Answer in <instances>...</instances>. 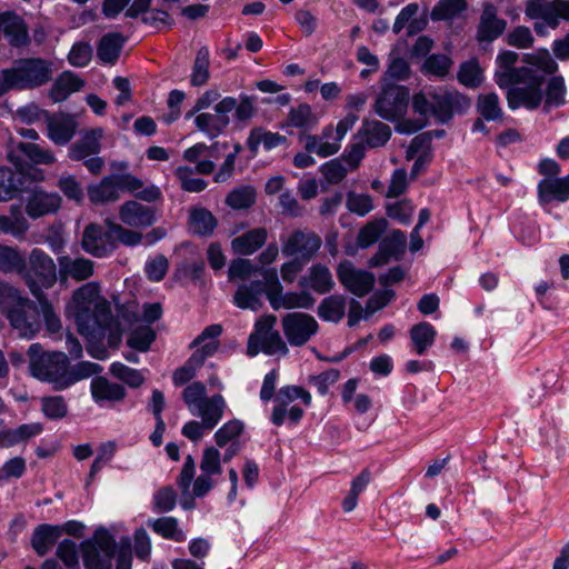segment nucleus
Masks as SVG:
<instances>
[{"label": "nucleus", "instance_id": "nucleus-1", "mask_svg": "<svg viewBox=\"0 0 569 569\" xmlns=\"http://www.w3.org/2000/svg\"><path fill=\"white\" fill-rule=\"evenodd\" d=\"M67 313L74 319L79 333L87 339L100 340L107 337L110 346L120 342L122 329L110 305L100 297L97 282H88L73 292Z\"/></svg>", "mask_w": 569, "mask_h": 569}, {"label": "nucleus", "instance_id": "nucleus-2", "mask_svg": "<svg viewBox=\"0 0 569 569\" xmlns=\"http://www.w3.org/2000/svg\"><path fill=\"white\" fill-rule=\"evenodd\" d=\"M28 357L31 375L50 383L56 391L66 390L102 370L100 365L90 361H80L72 366L64 352H46L40 343L30 345Z\"/></svg>", "mask_w": 569, "mask_h": 569}, {"label": "nucleus", "instance_id": "nucleus-3", "mask_svg": "<svg viewBox=\"0 0 569 569\" xmlns=\"http://www.w3.org/2000/svg\"><path fill=\"white\" fill-rule=\"evenodd\" d=\"M257 98L247 93H240L238 98L226 96L213 106V112L204 111L196 113L194 128L209 139H216L229 127L233 112L237 122H249L257 113Z\"/></svg>", "mask_w": 569, "mask_h": 569}, {"label": "nucleus", "instance_id": "nucleus-4", "mask_svg": "<svg viewBox=\"0 0 569 569\" xmlns=\"http://www.w3.org/2000/svg\"><path fill=\"white\" fill-rule=\"evenodd\" d=\"M127 191L146 202H156L162 199V192L156 184L144 186V182L131 173L110 174L103 177L98 183L88 187V198L93 204L114 202L120 192Z\"/></svg>", "mask_w": 569, "mask_h": 569}, {"label": "nucleus", "instance_id": "nucleus-5", "mask_svg": "<svg viewBox=\"0 0 569 569\" xmlns=\"http://www.w3.org/2000/svg\"><path fill=\"white\" fill-rule=\"evenodd\" d=\"M53 74V63L43 58H22L0 71V97L10 90H31L47 84Z\"/></svg>", "mask_w": 569, "mask_h": 569}, {"label": "nucleus", "instance_id": "nucleus-6", "mask_svg": "<svg viewBox=\"0 0 569 569\" xmlns=\"http://www.w3.org/2000/svg\"><path fill=\"white\" fill-rule=\"evenodd\" d=\"M468 104L465 96L443 87L427 88L416 93L412 99V109L416 113L423 118L432 116L441 123L448 122L456 110Z\"/></svg>", "mask_w": 569, "mask_h": 569}, {"label": "nucleus", "instance_id": "nucleus-7", "mask_svg": "<svg viewBox=\"0 0 569 569\" xmlns=\"http://www.w3.org/2000/svg\"><path fill=\"white\" fill-rule=\"evenodd\" d=\"M516 78L510 87H507V102L511 110L526 108L536 110L543 100V84L546 78L542 72L531 67H520L512 72Z\"/></svg>", "mask_w": 569, "mask_h": 569}, {"label": "nucleus", "instance_id": "nucleus-8", "mask_svg": "<svg viewBox=\"0 0 569 569\" xmlns=\"http://www.w3.org/2000/svg\"><path fill=\"white\" fill-rule=\"evenodd\" d=\"M276 323L277 317L273 315H264L256 321L254 329L248 339V356L256 357L259 352L269 356H286L288 353L286 342L279 331L274 329Z\"/></svg>", "mask_w": 569, "mask_h": 569}, {"label": "nucleus", "instance_id": "nucleus-9", "mask_svg": "<svg viewBox=\"0 0 569 569\" xmlns=\"http://www.w3.org/2000/svg\"><path fill=\"white\" fill-rule=\"evenodd\" d=\"M103 137L104 130L101 127L82 131L81 137L70 146L68 157L81 161L90 173L100 174L106 164L104 159L99 157Z\"/></svg>", "mask_w": 569, "mask_h": 569}, {"label": "nucleus", "instance_id": "nucleus-10", "mask_svg": "<svg viewBox=\"0 0 569 569\" xmlns=\"http://www.w3.org/2000/svg\"><path fill=\"white\" fill-rule=\"evenodd\" d=\"M86 569H111L116 553V540L107 529H98L91 539L80 545Z\"/></svg>", "mask_w": 569, "mask_h": 569}, {"label": "nucleus", "instance_id": "nucleus-11", "mask_svg": "<svg viewBox=\"0 0 569 569\" xmlns=\"http://www.w3.org/2000/svg\"><path fill=\"white\" fill-rule=\"evenodd\" d=\"M525 13L533 20H541L533 26L539 36L546 34V28L556 29L561 20L569 21V1L566 0H527Z\"/></svg>", "mask_w": 569, "mask_h": 569}, {"label": "nucleus", "instance_id": "nucleus-12", "mask_svg": "<svg viewBox=\"0 0 569 569\" xmlns=\"http://www.w3.org/2000/svg\"><path fill=\"white\" fill-rule=\"evenodd\" d=\"M409 90L405 86L386 83L376 99L373 109L385 120L396 121L407 111Z\"/></svg>", "mask_w": 569, "mask_h": 569}, {"label": "nucleus", "instance_id": "nucleus-13", "mask_svg": "<svg viewBox=\"0 0 569 569\" xmlns=\"http://www.w3.org/2000/svg\"><path fill=\"white\" fill-rule=\"evenodd\" d=\"M281 252L287 258H298L309 262L322 244L321 238L312 231L295 230L281 238Z\"/></svg>", "mask_w": 569, "mask_h": 569}, {"label": "nucleus", "instance_id": "nucleus-14", "mask_svg": "<svg viewBox=\"0 0 569 569\" xmlns=\"http://www.w3.org/2000/svg\"><path fill=\"white\" fill-rule=\"evenodd\" d=\"M282 330L292 347L306 345L319 329L317 320L305 312L287 313L282 320Z\"/></svg>", "mask_w": 569, "mask_h": 569}, {"label": "nucleus", "instance_id": "nucleus-15", "mask_svg": "<svg viewBox=\"0 0 569 569\" xmlns=\"http://www.w3.org/2000/svg\"><path fill=\"white\" fill-rule=\"evenodd\" d=\"M81 248L92 257L106 258L117 249V243L108 226L89 223L82 232Z\"/></svg>", "mask_w": 569, "mask_h": 569}, {"label": "nucleus", "instance_id": "nucleus-16", "mask_svg": "<svg viewBox=\"0 0 569 569\" xmlns=\"http://www.w3.org/2000/svg\"><path fill=\"white\" fill-rule=\"evenodd\" d=\"M8 320L19 336L32 338L39 331L40 325L34 305L27 298H18L8 309Z\"/></svg>", "mask_w": 569, "mask_h": 569}, {"label": "nucleus", "instance_id": "nucleus-17", "mask_svg": "<svg viewBox=\"0 0 569 569\" xmlns=\"http://www.w3.org/2000/svg\"><path fill=\"white\" fill-rule=\"evenodd\" d=\"M341 284L357 297L368 295L376 282L373 273L357 269L350 261H342L337 269Z\"/></svg>", "mask_w": 569, "mask_h": 569}, {"label": "nucleus", "instance_id": "nucleus-18", "mask_svg": "<svg viewBox=\"0 0 569 569\" xmlns=\"http://www.w3.org/2000/svg\"><path fill=\"white\" fill-rule=\"evenodd\" d=\"M120 221L128 227L146 229L157 221L156 209L136 200H128L119 207Z\"/></svg>", "mask_w": 569, "mask_h": 569}, {"label": "nucleus", "instance_id": "nucleus-19", "mask_svg": "<svg viewBox=\"0 0 569 569\" xmlns=\"http://www.w3.org/2000/svg\"><path fill=\"white\" fill-rule=\"evenodd\" d=\"M297 399H301L305 406H311V395L308 390L299 386H284L280 388L274 397V407L272 409L270 421L279 427L287 418V407Z\"/></svg>", "mask_w": 569, "mask_h": 569}, {"label": "nucleus", "instance_id": "nucleus-20", "mask_svg": "<svg viewBox=\"0 0 569 569\" xmlns=\"http://www.w3.org/2000/svg\"><path fill=\"white\" fill-rule=\"evenodd\" d=\"M61 206V197L56 192H46L42 189L31 190L26 202V213L32 218L56 213Z\"/></svg>", "mask_w": 569, "mask_h": 569}, {"label": "nucleus", "instance_id": "nucleus-21", "mask_svg": "<svg viewBox=\"0 0 569 569\" xmlns=\"http://www.w3.org/2000/svg\"><path fill=\"white\" fill-rule=\"evenodd\" d=\"M341 147V140L335 134L333 127L327 126L320 134H307L305 137V149L321 158L336 154Z\"/></svg>", "mask_w": 569, "mask_h": 569}, {"label": "nucleus", "instance_id": "nucleus-22", "mask_svg": "<svg viewBox=\"0 0 569 569\" xmlns=\"http://www.w3.org/2000/svg\"><path fill=\"white\" fill-rule=\"evenodd\" d=\"M538 202L547 206L553 201L567 202L569 200V173L562 178H545L537 186Z\"/></svg>", "mask_w": 569, "mask_h": 569}, {"label": "nucleus", "instance_id": "nucleus-23", "mask_svg": "<svg viewBox=\"0 0 569 569\" xmlns=\"http://www.w3.org/2000/svg\"><path fill=\"white\" fill-rule=\"evenodd\" d=\"M496 6L490 2L483 4L482 13L477 29V39L480 42H491L506 30L507 22L498 18Z\"/></svg>", "mask_w": 569, "mask_h": 569}, {"label": "nucleus", "instance_id": "nucleus-24", "mask_svg": "<svg viewBox=\"0 0 569 569\" xmlns=\"http://www.w3.org/2000/svg\"><path fill=\"white\" fill-rule=\"evenodd\" d=\"M57 260L61 281H67L68 279L83 281L93 274L94 263L90 259L59 256Z\"/></svg>", "mask_w": 569, "mask_h": 569}, {"label": "nucleus", "instance_id": "nucleus-25", "mask_svg": "<svg viewBox=\"0 0 569 569\" xmlns=\"http://www.w3.org/2000/svg\"><path fill=\"white\" fill-rule=\"evenodd\" d=\"M90 391L93 401L100 407L122 401L127 396L123 386L111 382L104 377H94L90 383Z\"/></svg>", "mask_w": 569, "mask_h": 569}, {"label": "nucleus", "instance_id": "nucleus-26", "mask_svg": "<svg viewBox=\"0 0 569 569\" xmlns=\"http://www.w3.org/2000/svg\"><path fill=\"white\" fill-rule=\"evenodd\" d=\"M18 153L24 156L34 164H51L56 161V157L52 151L34 142H19L16 146V149L9 152V161L16 167H21L22 161Z\"/></svg>", "mask_w": 569, "mask_h": 569}, {"label": "nucleus", "instance_id": "nucleus-27", "mask_svg": "<svg viewBox=\"0 0 569 569\" xmlns=\"http://www.w3.org/2000/svg\"><path fill=\"white\" fill-rule=\"evenodd\" d=\"M48 138L58 146H64L77 131V121L70 114H49L47 117Z\"/></svg>", "mask_w": 569, "mask_h": 569}, {"label": "nucleus", "instance_id": "nucleus-28", "mask_svg": "<svg viewBox=\"0 0 569 569\" xmlns=\"http://www.w3.org/2000/svg\"><path fill=\"white\" fill-rule=\"evenodd\" d=\"M266 286L261 280H252L241 283L234 295L233 303L240 309L253 311L262 307V296L266 295Z\"/></svg>", "mask_w": 569, "mask_h": 569}, {"label": "nucleus", "instance_id": "nucleus-29", "mask_svg": "<svg viewBox=\"0 0 569 569\" xmlns=\"http://www.w3.org/2000/svg\"><path fill=\"white\" fill-rule=\"evenodd\" d=\"M391 137V128L375 119H363L357 132V138L369 148L385 146Z\"/></svg>", "mask_w": 569, "mask_h": 569}, {"label": "nucleus", "instance_id": "nucleus-30", "mask_svg": "<svg viewBox=\"0 0 569 569\" xmlns=\"http://www.w3.org/2000/svg\"><path fill=\"white\" fill-rule=\"evenodd\" d=\"M30 180L22 171L0 167V202L13 199L19 192L30 190Z\"/></svg>", "mask_w": 569, "mask_h": 569}, {"label": "nucleus", "instance_id": "nucleus-31", "mask_svg": "<svg viewBox=\"0 0 569 569\" xmlns=\"http://www.w3.org/2000/svg\"><path fill=\"white\" fill-rule=\"evenodd\" d=\"M29 264L31 271L39 278L42 287L49 288L56 282V263L43 250L34 248L30 252Z\"/></svg>", "mask_w": 569, "mask_h": 569}, {"label": "nucleus", "instance_id": "nucleus-32", "mask_svg": "<svg viewBox=\"0 0 569 569\" xmlns=\"http://www.w3.org/2000/svg\"><path fill=\"white\" fill-rule=\"evenodd\" d=\"M226 409L224 398L222 395L216 393L202 401L191 415L201 418V422L204 423L207 430H212L222 419Z\"/></svg>", "mask_w": 569, "mask_h": 569}, {"label": "nucleus", "instance_id": "nucleus-33", "mask_svg": "<svg viewBox=\"0 0 569 569\" xmlns=\"http://www.w3.org/2000/svg\"><path fill=\"white\" fill-rule=\"evenodd\" d=\"M301 288L309 287L319 295L330 292L335 287V281L329 268L322 263L313 264L308 274L299 279Z\"/></svg>", "mask_w": 569, "mask_h": 569}, {"label": "nucleus", "instance_id": "nucleus-34", "mask_svg": "<svg viewBox=\"0 0 569 569\" xmlns=\"http://www.w3.org/2000/svg\"><path fill=\"white\" fill-rule=\"evenodd\" d=\"M316 300L308 291L300 292H286L282 290L272 292L269 297V303L274 310L283 309H310L313 307Z\"/></svg>", "mask_w": 569, "mask_h": 569}, {"label": "nucleus", "instance_id": "nucleus-35", "mask_svg": "<svg viewBox=\"0 0 569 569\" xmlns=\"http://www.w3.org/2000/svg\"><path fill=\"white\" fill-rule=\"evenodd\" d=\"M84 87V81L72 71H63L50 88L49 97L54 102H61L70 94L80 91Z\"/></svg>", "mask_w": 569, "mask_h": 569}, {"label": "nucleus", "instance_id": "nucleus-36", "mask_svg": "<svg viewBox=\"0 0 569 569\" xmlns=\"http://www.w3.org/2000/svg\"><path fill=\"white\" fill-rule=\"evenodd\" d=\"M267 238L266 228H254L232 239L231 248L238 254L250 256L266 243Z\"/></svg>", "mask_w": 569, "mask_h": 569}, {"label": "nucleus", "instance_id": "nucleus-37", "mask_svg": "<svg viewBox=\"0 0 569 569\" xmlns=\"http://www.w3.org/2000/svg\"><path fill=\"white\" fill-rule=\"evenodd\" d=\"M30 224L19 206H11L9 214H0V232L22 240Z\"/></svg>", "mask_w": 569, "mask_h": 569}, {"label": "nucleus", "instance_id": "nucleus-38", "mask_svg": "<svg viewBox=\"0 0 569 569\" xmlns=\"http://www.w3.org/2000/svg\"><path fill=\"white\" fill-rule=\"evenodd\" d=\"M61 536L60 526L39 525L31 536V546L38 556H44Z\"/></svg>", "mask_w": 569, "mask_h": 569}, {"label": "nucleus", "instance_id": "nucleus-39", "mask_svg": "<svg viewBox=\"0 0 569 569\" xmlns=\"http://www.w3.org/2000/svg\"><path fill=\"white\" fill-rule=\"evenodd\" d=\"M518 53L515 51L506 50L500 52L496 58L498 69L495 72V81L500 89L510 87L516 76L512 72L519 71L520 68H515L518 61Z\"/></svg>", "mask_w": 569, "mask_h": 569}, {"label": "nucleus", "instance_id": "nucleus-40", "mask_svg": "<svg viewBox=\"0 0 569 569\" xmlns=\"http://www.w3.org/2000/svg\"><path fill=\"white\" fill-rule=\"evenodd\" d=\"M28 286L31 293L39 302L40 311L42 313L47 330L50 333L59 332L62 328L61 320L54 312L52 305L44 297L41 287L33 280H28Z\"/></svg>", "mask_w": 569, "mask_h": 569}, {"label": "nucleus", "instance_id": "nucleus-41", "mask_svg": "<svg viewBox=\"0 0 569 569\" xmlns=\"http://www.w3.org/2000/svg\"><path fill=\"white\" fill-rule=\"evenodd\" d=\"M124 37L119 32H110L104 34L97 47V56L103 63L113 64L118 60L122 47L124 44Z\"/></svg>", "mask_w": 569, "mask_h": 569}, {"label": "nucleus", "instance_id": "nucleus-42", "mask_svg": "<svg viewBox=\"0 0 569 569\" xmlns=\"http://www.w3.org/2000/svg\"><path fill=\"white\" fill-rule=\"evenodd\" d=\"M0 271L26 274V256L16 247L0 244Z\"/></svg>", "mask_w": 569, "mask_h": 569}, {"label": "nucleus", "instance_id": "nucleus-43", "mask_svg": "<svg viewBox=\"0 0 569 569\" xmlns=\"http://www.w3.org/2000/svg\"><path fill=\"white\" fill-rule=\"evenodd\" d=\"M287 142V137L278 132L267 131L263 128H253L247 139L248 148L257 153L259 146L262 144L266 150H272Z\"/></svg>", "mask_w": 569, "mask_h": 569}, {"label": "nucleus", "instance_id": "nucleus-44", "mask_svg": "<svg viewBox=\"0 0 569 569\" xmlns=\"http://www.w3.org/2000/svg\"><path fill=\"white\" fill-rule=\"evenodd\" d=\"M346 297L342 295H332L325 298L318 306V316L323 321L338 323L346 313Z\"/></svg>", "mask_w": 569, "mask_h": 569}, {"label": "nucleus", "instance_id": "nucleus-45", "mask_svg": "<svg viewBox=\"0 0 569 569\" xmlns=\"http://www.w3.org/2000/svg\"><path fill=\"white\" fill-rule=\"evenodd\" d=\"M148 526L160 537L182 542L187 539L184 531L179 527V522L174 517H161L148 520Z\"/></svg>", "mask_w": 569, "mask_h": 569}, {"label": "nucleus", "instance_id": "nucleus-46", "mask_svg": "<svg viewBox=\"0 0 569 569\" xmlns=\"http://www.w3.org/2000/svg\"><path fill=\"white\" fill-rule=\"evenodd\" d=\"M437 331L429 322H420L410 329V339L413 350L422 356L433 345Z\"/></svg>", "mask_w": 569, "mask_h": 569}, {"label": "nucleus", "instance_id": "nucleus-47", "mask_svg": "<svg viewBox=\"0 0 569 569\" xmlns=\"http://www.w3.org/2000/svg\"><path fill=\"white\" fill-rule=\"evenodd\" d=\"M189 223L192 232L202 237L211 236L218 224L214 216L206 208H193Z\"/></svg>", "mask_w": 569, "mask_h": 569}, {"label": "nucleus", "instance_id": "nucleus-48", "mask_svg": "<svg viewBox=\"0 0 569 569\" xmlns=\"http://www.w3.org/2000/svg\"><path fill=\"white\" fill-rule=\"evenodd\" d=\"M4 37L13 47L26 46L29 41L27 26L16 13L7 12Z\"/></svg>", "mask_w": 569, "mask_h": 569}, {"label": "nucleus", "instance_id": "nucleus-49", "mask_svg": "<svg viewBox=\"0 0 569 569\" xmlns=\"http://www.w3.org/2000/svg\"><path fill=\"white\" fill-rule=\"evenodd\" d=\"M210 79V52L207 47H201L196 54L190 83L193 87H202Z\"/></svg>", "mask_w": 569, "mask_h": 569}, {"label": "nucleus", "instance_id": "nucleus-50", "mask_svg": "<svg viewBox=\"0 0 569 569\" xmlns=\"http://www.w3.org/2000/svg\"><path fill=\"white\" fill-rule=\"evenodd\" d=\"M478 113L487 121L502 120L503 112L497 93L489 92L478 96L476 104Z\"/></svg>", "mask_w": 569, "mask_h": 569}, {"label": "nucleus", "instance_id": "nucleus-51", "mask_svg": "<svg viewBox=\"0 0 569 569\" xmlns=\"http://www.w3.org/2000/svg\"><path fill=\"white\" fill-rule=\"evenodd\" d=\"M317 123L318 118L312 112V109L308 103H300L296 108H291L289 111L288 124L293 128L309 130Z\"/></svg>", "mask_w": 569, "mask_h": 569}, {"label": "nucleus", "instance_id": "nucleus-52", "mask_svg": "<svg viewBox=\"0 0 569 569\" xmlns=\"http://www.w3.org/2000/svg\"><path fill=\"white\" fill-rule=\"evenodd\" d=\"M467 8L466 0H439L430 12L432 21L449 20Z\"/></svg>", "mask_w": 569, "mask_h": 569}, {"label": "nucleus", "instance_id": "nucleus-53", "mask_svg": "<svg viewBox=\"0 0 569 569\" xmlns=\"http://www.w3.org/2000/svg\"><path fill=\"white\" fill-rule=\"evenodd\" d=\"M110 375L129 386L138 388L144 382V377L140 370L128 367L127 365L116 361L109 367Z\"/></svg>", "mask_w": 569, "mask_h": 569}, {"label": "nucleus", "instance_id": "nucleus-54", "mask_svg": "<svg viewBox=\"0 0 569 569\" xmlns=\"http://www.w3.org/2000/svg\"><path fill=\"white\" fill-rule=\"evenodd\" d=\"M156 337V331L150 326H139L130 332L127 345L136 351L147 352Z\"/></svg>", "mask_w": 569, "mask_h": 569}, {"label": "nucleus", "instance_id": "nucleus-55", "mask_svg": "<svg viewBox=\"0 0 569 569\" xmlns=\"http://www.w3.org/2000/svg\"><path fill=\"white\" fill-rule=\"evenodd\" d=\"M388 222L385 218L369 221L362 227L357 237V243L360 248H368L373 244L386 231Z\"/></svg>", "mask_w": 569, "mask_h": 569}, {"label": "nucleus", "instance_id": "nucleus-56", "mask_svg": "<svg viewBox=\"0 0 569 569\" xmlns=\"http://www.w3.org/2000/svg\"><path fill=\"white\" fill-rule=\"evenodd\" d=\"M104 224L110 228L111 232H113V238L116 239L117 244L121 243L126 247H136L141 244L143 241V234L139 231L128 229L109 219L104 221Z\"/></svg>", "mask_w": 569, "mask_h": 569}, {"label": "nucleus", "instance_id": "nucleus-57", "mask_svg": "<svg viewBox=\"0 0 569 569\" xmlns=\"http://www.w3.org/2000/svg\"><path fill=\"white\" fill-rule=\"evenodd\" d=\"M256 201V191L250 186L233 189L226 198V203L236 210L248 209Z\"/></svg>", "mask_w": 569, "mask_h": 569}, {"label": "nucleus", "instance_id": "nucleus-58", "mask_svg": "<svg viewBox=\"0 0 569 569\" xmlns=\"http://www.w3.org/2000/svg\"><path fill=\"white\" fill-rule=\"evenodd\" d=\"M193 172L194 170L192 168L180 166L174 170V176L179 180L183 191L198 193L203 191L208 183L201 178H194Z\"/></svg>", "mask_w": 569, "mask_h": 569}, {"label": "nucleus", "instance_id": "nucleus-59", "mask_svg": "<svg viewBox=\"0 0 569 569\" xmlns=\"http://www.w3.org/2000/svg\"><path fill=\"white\" fill-rule=\"evenodd\" d=\"M41 411L50 420H59L67 416L68 405L62 396L41 398Z\"/></svg>", "mask_w": 569, "mask_h": 569}, {"label": "nucleus", "instance_id": "nucleus-60", "mask_svg": "<svg viewBox=\"0 0 569 569\" xmlns=\"http://www.w3.org/2000/svg\"><path fill=\"white\" fill-rule=\"evenodd\" d=\"M346 207L350 212L365 217L373 210L372 198L368 193L350 191L347 193Z\"/></svg>", "mask_w": 569, "mask_h": 569}, {"label": "nucleus", "instance_id": "nucleus-61", "mask_svg": "<svg viewBox=\"0 0 569 569\" xmlns=\"http://www.w3.org/2000/svg\"><path fill=\"white\" fill-rule=\"evenodd\" d=\"M153 511L167 513L174 509L177 505V493L172 487L160 488L153 495Z\"/></svg>", "mask_w": 569, "mask_h": 569}, {"label": "nucleus", "instance_id": "nucleus-62", "mask_svg": "<svg viewBox=\"0 0 569 569\" xmlns=\"http://www.w3.org/2000/svg\"><path fill=\"white\" fill-rule=\"evenodd\" d=\"M566 86L561 76L552 77L546 89V106L559 107L565 103Z\"/></svg>", "mask_w": 569, "mask_h": 569}, {"label": "nucleus", "instance_id": "nucleus-63", "mask_svg": "<svg viewBox=\"0 0 569 569\" xmlns=\"http://www.w3.org/2000/svg\"><path fill=\"white\" fill-rule=\"evenodd\" d=\"M207 398V389L204 385L199 381L192 382L182 391V399L190 413L193 412Z\"/></svg>", "mask_w": 569, "mask_h": 569}, {"label": "nucleus", "instance_id": "nucleus-64", "mask_svg": "<svg viewBox=\"0 0 569 569\" xmlns=\"http://www.w3.org/2000/svg\"><path fill=\"white\" fill-rule=\"evenodd\" d=\"M380 244L383 247V250L391 253L395 259H399L406 250L407 237L401 230H392L382 239Z\"/></svg>", "mask_w": 569, "mask_h": 569}]
</instances>
